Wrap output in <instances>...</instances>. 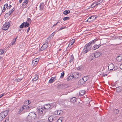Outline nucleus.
<instances>
[{"instance_id": "72a5a7b5", "label": "nucleus", "mask_w": 122, "mask_h": 122, "mask_svg": "<svg viewBox=\"0 0 122 122\" xmlns=\"http://www.w3.org/2000/svg\"><path fill=\"white\" fill-rule=\"evenodd\" d=\"M8 4H5L4 6L3 7V9L4 10H5L6 9L5 7H8Z\"/></svg>"}, {"instance_id": "c9c22d12", "label": "nucleus", "mask_w": 122, "mask_h": 122, "mask_svg": "<svg viewBox=\"0 0 122 122\" xmlns=\"http://www.w3.org/2000/svg\"><path fill=\"white\" fill-rule=\"evenodd\" d=\"M17 38V37L15 39L13 40L11 42V44L12 45H13L15 43L16 41V40Z\"/></svg>"}, {"instance_id": "aec40b11", "label": "nucleus", "mask_w": 122, "mask_h": 122, "mask_svg": "<svg viewBox=\"0 0 122 122\" xmlns=\"http://www.w3.org/2000/svg\"><path fill=\"white\" fill-rule=\"evenodd\" d=\"M88 51H89L87 49L86 46H84V49L82 51V52H83L84 54H85Z\"/></svg>"}, {"instance_id": "6e6d98bb", "label": "nucleus", "mask_w": 122, "mask_h": 122, "mask_svg": "<svg viewBox=\"0 0 122 122\" xmlns=\"http://www.w3.org/2000/svg\"><path fill=\"white\" fill-rule=\"evenodd\" d=\"M93 4H94V5L95 7L97 6L96 2H95L93 3Z\"/></svg>"}, {"instance_id": "052dcab7", "label": "nucleus", "mask_w": 122, "mask_h": 122, "mask_svg": "<svg viewBox=\"0 0 122 122\" xmlns=\"http://www.w3.org/2000/svg\"><path fill=\"white\" fill-rule=\"evenodd\" d=\"M91 56H92V55H91V56H90V59L91 60H92L93 59H92V58H93V56H92V57H91Z\"/></svg>"}, {"instance_id": "c756f323", "label": "nucleus", "mask_w": 122, "mask_h": 122, "mask_svg": "<svg viewBox=\"0 0 122 122\" xmlns=\"http://www.w3.org/2000/svg\"><path fill=\"white\" fill-rule=\"evenodd\" d=\"M76 100V98L75 97H73L71 99V101L72 102L74 103L75 102Z\"/></svg>"}, {"instance_id": "7ed1b4c3", "label": "nucleus", "mask_w": 122, "mask_h": 122, "mask_svg": "<svg viewBox=\"0 0 122 122\" xmlns=\"http://www.w3.org/2000/svg\"><path fill=\"white\" fill-rule=\"evenodd\" d=\"M8 112L7 110H6L2 112L0 114V121L2 120L7 115Z\"/></svg>"}, {"instance_id": "4be33fe9", "label": "nucleus", "mask_w": 122, "mask_h": 122, "mask_svg": "<svg viewBox=\"0 0 122 122\" xmlns=\"http://www.w3.org/2000/svg\"><path fill=\"white\" fill-rule=\"evenodd\" d=\"M75 42V40L74 39H73L71 40L70 41V43L69 44L68 46H69L72 45Z\"/></svg>"}, {"instance_id": "a19ab883", "label": "nucleus", "mask_w": 122, "mask_h": 122, "mask_svg": "<svg viewBox=\"0 0 122 122\" xmlns=\"http://www.w3.org/2000/svg\"><path fill=\"white\" fill-rule=\"evenodd\" d=\"M69 19V17H65L63 18V20L64 21L66 20H68Z\"/></svg>"}, {"instance_id": "39448f33", "label": "nucleus", "mask_w": 122, "mask_h": 122, "mask_svg": "<svg viewBox=\"0 0 122 122\" xmlns=\"http://www.w3.org/2000/svg\"><path fill=\"white\" fill-rule=\"evenodd\" d=\"M10 26V25L9 23L8 22H7L3 25L2 27V29L3 30H6L8 29Z\"/></svg>"}, {"instance_id": "20e7f679", "label": "nucleus", "mask_w": 122, "mask_h": 122, "mask_svg": "<svg viewBox=\"0 0 122 122\" xmlns=\"http://www.w3.org/2000/svg\"><path fill=\"white\" fill-rule=\"evenodd\" d=\"M102 55V53L99 52H97L95 53V54H93L92 55V56H93V58H92V59H93L95 57L97 58L101 56Z\"/></svg>"}, {"instance_id": "774afa93", "label": "nucleus", "mask_w": 122, "mask_h": 122, "mask_svg": "<svg viewBox=\"0 0 122 122\" xmlns=\"http://www.w3.org/2000/svg\"><path fill=\"white\" fill-rule=\"evenodd\" d=\"M61 86V85H58V86H59V87H60V86Z\"/></svg>"}, {"instance_id": "6ab92c4d", "label": "nucleus", "mask_w": 122, "mask_h": 122, "mask_svg": "<svg viewBox=\"0 0 122 122\" xmlns=\"http://www.w3.org/2000/svg\"><path fill=\"white\" fill-rule=\"evenodd\" d=\"M37 61L36 60H34L32 61V65L33 66H35L37 64Z\"/></svg>"}, {"instance_id": "0eeeda50", "label": "nucleus", "mask_w": 122, "mask_h": 122, "mask_svg": "<svg viewBox=\"0 0 122 122\" xmlns=\"http://www.w3.org/2000/svg\"><path fill=\"white\" fill-rule=\"evenodd\" d=\"M43 109L42 107H39V115H40L41 116L44 115V114L43 113Z\"/></svg>"}, {"instance_id": "58836bf2", "label": "nucleus", "mask_w": 122, "mask_h": 122, "mask_svg": "<svg viewBox=\"0 0 122 122\" xmlns=\"http://www.w3.org/2000/svg\"><path fill=\"white\" fill-rule=\"evenodd\" d=\"M31 22V19L29 18H28L27 19V22L28 23H30Z\"/></svg>"}, {"instance_id": "9b49d317", "label": "nucleus", "mask_w": 122, "mask_h": 122, "mask_svg": "<svg viewBox=\"0 0 122 122\" xmlns=\"http://www.w3.org/2000/svg\"><path fill=\"white\" fill-rule=\"evenodd\" d=\"M114 68V66L113 64H110L108 66V69L111 71Z\"/></svg>"}, {"instance_id": "0e129e2a", "label": "nucleus", "mask_w": 122, "mask_h": 122, "mask_svg": "<svg viewBox=\"0 0 122 122\" xmlns=\"http://www.w3.org/2000/svg\"><path fill=\"white\" fill-rule=\"evenodd\" d=\"M22 0H19V2L20 3H21V2H22Z\"/></svg>"}, {"instance_id": "9d476101", "label": "nucleus", "mask_w": 122, "mask_h": 122, "mask_svg": "<svg viewBox=\"0 0 122 122\" xmlns=\"http://www.w3.org/2000/svg\"><path fill=\"white\" fill-rule=\"evenodd\" d=\"M116 60L118 62L121 61L122 60V54L119 55L116 58Z\"/></svg>"}, {"instance_id": "864d4df0", "label": "nucleus", "mask_w": 122, "mask_h": 122, "mask_svg": "<svg viewBox=\"0 0 122 122\" xmlns=\"http://www.w3.org/2000/svg\"><path fill=\"white\" fill-rule=\"evenodd\" d=\"M5 95V93H3L2 94H1L0 95V98H1L3 96H4Z\"/></svg>"}, {"instance_id": "f8f14e48", "label": "nucleus", "mask_w": 122, "mask_h": 122, "mask_svg": "<svg viewBox=\"0 0 122 122\" xmlns=\"http://www.w3.org/2000/svg\"><path fill=\"white\" fill-rule=\"evenodd\" d=\"M119 112V111L118 109H115L113 111L112 114L113 115H116Z\"/></svg>"}, {"instance_id": "423d86ee", "label": "nucleus", "mask_w": 122, "mask_h": 122, "mask_svg": "<svg viewBox=\"0 0 122 122\" xmlns=\"http://www.w3.org/2000/svg\"><path fill=\"white\" fill-rule=\"evenodd\" d=\"M97 16H92L89 18L86 21L89 22H92L97 18Z\"/></svg>"}, {"instance_id": "4c0bfd02", "label": "nucleus", "mask_w": 122, "mask_h": 122, "mask_svg": "<svg viewBox=\"0 0 122 122\" xmlns=\"http://www.w3.org/2000/svg\"><path fill=\"white\" fill-rule=\"evenodd\" d=\"M121 88L120 87H117L116 88L117 92H120L121 91Z\"/></svg>"}, {"instance_id": "7c9ffc66", "label": "nucleus", "mask_w": 122, "mask_h": 122, "mask_svg": "<svg viewBox=\"0 0 122 122\" xmlns=\"http://www.w3.org/2000/svg\"><path fill=\"white\" fill-rule=\"evenodd\" d=\"M23 23H24V26L25 27H28L30 25L29 24V23H27V22L25 23L23 22Z\"/></svg>"}, {"instance_id": "412c9836", "label": "nucleus", "mask_w": 122, "mask_h": 122, "mask_svg": "<svg viewBox=\"0 0 122 122\" xmlns=\"http://www.w3.org/2000/svg\"><path fill=\"white\" fill-rule=\"evenodd\" d=\"M50 107V105L49 104H46L44 106V108L48 110Z\"/></svg>"}, {"instance_id": "5701e85b", "label": "nucleus", "mask_w": 122, "mask_h": 122, "mask_svg": "<svg viewBox=\"0 0 122 122\" xmlns=\"http://www.w3.org/2000/svg\"><path fill=\"white\" fill-rule=\"evenodd\" d=\"M54 118V117L52 116H51L49 117L48 119L49 122H52L53 121Z\"/></svg>"}, {"instance_id": "bf43d9fd", "label": "nucleus", "mask_w": 122, "mask_h": 122, "mask_svg": "<svg viewBox=\"0 0 122 122\" xmlns=\"http://www.w3.org/2000/svg\"><path fill=\"white\" fill-rule=\"evenodd\" d=\"M120 67L121 69H122V64L120 65Z\"/></svg>"}, {"instance_id": "ddd939ff", "label": "nucleus", "mask_w": 122, "mask_h": 122, "mask_svg": "<svg viewBox=\"0 0 122 122\" xmlns=\"http://www.w3.org/2000/svg\"><path fill=\"white\" fill-rule=\"evenodd\" d=\"M101 46V45L100 44H99L98 45H95L92 48V49L93 50H95L96 49H98Z\"/></svg>"}, {"instance_id": "a18cd8bd", "label": "nucleus", "mask_w": 122, "mask_h": 122, "mask_svg": "<svg viewBox=\"0 0 122 122\" xmlns=\"http://www.w3.org/2000/svg\"><path fill=\"white\" fill-rule=\"evenodd\" d=\"M24 23H23L20 26V28H23V26H24Z\"/></svg>"}, {"instance_id": "2f4dec72", "label": "nucleus", "mask_w": 122, "mask_h": 122, "mask_svg": "<svg viewBox=\"0 0 122 122\" xmlns=\"http://www.w3.org/2000/svg\"><path fill=\"white\" fill-rule=\"evenodd\" d=\"M14 10L15 9L13 8L12 10H11L8 13H7V14L6 15L8 14V15H10L12 13L13 11H14Z\"/></svg>"}, {"instance_id": "5fc2aeb1", "label": "nucleus", "mask_w": 122, "mask_h": 122, "mask_svg": "<svg viewBox=\"0 0 122 122\" xmlns=\"http://www.w3.org/2000/svg\"><path fill=\"white\" fill-rule=\"evenodd\" d=\"M30 30V27H29L28 28L27 30L26 31V32L27 33L29 31V30Z\"/></svg>"}, {"instance_id": "e433bc0d", "label": "nucleus", "mask_w": 122, "mask_h": 122, "mask_svg": "<svg viewBox=\"0 0 122 122\" xmlns=\"http://www.w3.org/2000/svg\"><path fill=\"white\" fill-rule=\"evenodd\" d=\"M38 79V76L37 75H36V77L33 79V80L34 81H36Z\"/></svg>"}, {"instance_id": "1a4fd4ad", "label": "nucleus", "mask_w": 122, "mask_h": 122, "mask_svg": "<svg viewBox=\"0 0 122 122\" xmlns=\"http://www.w3.org/2000/svg\"><path fill=\"white\" fill-rule=\"evenodd\" d=\"M62 111L61 110H58L54 112V114L56 115H60L62 113Z\"/></svg>"}, {"instance_id": "c85d7f7f", "label": "nucleus", "mask_w": 122, "mask_h": 122, "mask_svg": "<svg viewBox=\"0 0 122 122\" xmlns=\"http://www.w3.org/2000/svg\"><path fill=\"white\" fill-rule=\"evenodd\" d=\"M70 11L69 10H66L63 12V14L65 15H67L70 13Z\"/></svg>"}, {"instance_id": "49530a36", "label": "nucleus", "mask_w": 122, "mask_h": 122, "mask_svg": "<svg viewBox=\"0 0 122 122\" xmlns=\"http://www.w3.org/2000/svg\"><path fill=\"white\" fill-rule=\"evenodd\" d=\"M4 53L3 51L2 50H0V55Z\"/></svg>"}, {"instance_id": "8fccbe9b", "label": "nucleus", "mask_w": 122, "mask_h": 122, "mask_svg": "<svg viewBox=\"0 0 122 122\" xmlns=\"http://www.w3.org/2000/svg\"><path fill=\"white\" fill-rule=\"evenodd\" d=\"M55 32H54L53 33H52L51 35L50 36H51L52 37V38H53V36H54V35L55 34Z\"/></svg>"}, {"instance_id": "37998d69", "label": "nucleus", "mask_w": 122, "mask_h": 122, "mask_svg": "<svg viewBox=\"0 0 122 122\" xmlns=\"http://www.w3.org/2000/svg\"><path fill=\"white\" fill-rule=\"evenodd\" d=\"M27 105H25V106H23L22 107V108L23 109H26L27 110Z\"/></svg>"}, {"instance_id": "393cba45", "label": "nucleus", "mask_w": 122, "mask_h": 122, "mask_svg": "<svg viewBox=\"0 0 122 122\" xmlns=\"http://www.w3.org/2000/svg\"><path fill=\"white\" fill-rule=\"evenodd\" d=\"M81 79L85 82L88 79V77L87 76H84Z\"/></svg>"}, {"instance_id": "4d7b16f0", "label": "nucleus", "mask_w": 122, "mask_h": 122, "mask_svg": "<svg viewBox=\"0 0 122 122\" xmlns=\"http://www.w3.org/2000/svg\"><path fill=\"white\" fill-rule=\"evenodd\" d=\"M22 110V109H20L19 110V111L18 112V113H20Z\"/></svg>"}, {"instance_id": "338daca9", "label": "nucleus", "mask_w": 122, "mask_h": 122, "mask_svg": "<svg viewBox=\"0 0 122 122\" xmlns=\"http://www.w3.org/2000/svg\"><path fill=\"white\" fill-rule=\"evenodd\" d=\"M5 10H2V13H3V12H4Z\"/></svg>"}, {"instance_id": "c03bdc74", "label": "nucleus", "mask_w": 122, "mask_h": 122, "mask_svg": "<svg viewBox=\"0 0 122 122\" xmlns=\"http://www.w3.org/2000/svg\"><path fill=\"white\" fill-rule=\"evenodd\" d=\"M52 38V36H50L47 39V41L48 40L49 41L51 40V39Z\"/></svg>"}, {"instance_id": "3c124183", "label": "nucleus", "mask_w": 122, "mask_h": 122, "mask_svg": "<svg viewBox=\"0 0 122 122\" xmlns=\"http://www.w3.org/2000/svg\"><path fill=\"white\" fill-rule=\"evenodd\" d=\"M95 6L94 5V4L93 3L91 5V7L92 8H93L95 7Z\"/></svg>"}, {"instance_id": "cd10ccee", "label": "nucleus", "mask_w": 122, "mask_h": 122, "mask_svg": "<svg viewBox=\"0 0 122 122\" xmlns=\"http://www.w3.org/2000/svg\"><path fill=\"white\" fill-rule=\"evenodd\" d=\"M28 2V0H25L24 1L22 5L25 6H27Z\"/></svg>"}, {"instance_id": "680f3d73", "label": "nucleus", "mask_w": 122, "mask_h": 122, "mask_svg": "<svg viewBox=\"0 0 122 122\" xmlns=\"http://www.w3.org/2000/svg\"><path fill=\"white\" fill-rule=\"evenodd\" d=\"M39 122H45L43 120H40V121H39Z\"/></svg>"}, {"instance_id": "79ce46f5", "label": "nucleus", "mask_w": 122, "mask_h": 122, "mask_svg": "<svg viewBox=\"0 0 122 122\" xmlns=\"http://www.w3.org/2000/svg\"><path fill=\"white\" fill-rule=\"evenodd\" d=\"M64 75V71H62L61 74V76H60L61 78H63Z\"/></svg>"}, {"instance_id": "f03ea898", "label": "nucleus", "mask_w": 122, "mask_h": 122, "mask_svg": "<svg viewBox=\"0 0 122 122\" xmlns=\"http://www.w3.org/2000/svg\"><path fill=\"white\" fill-rule=\"evenodd\" d=\"M96 41V40H94L88 43L85 46H86L87 49L89 51L91 49L92 47V45L94 44L95 43V41Z\"/></svg>"}, {"instance_id": "69168bd1", "label": "nucleus", "mask_w": 122, "mask_h": 122, "mask_svg": "<svg viewBox=\"0 0 122 122\" xmlns=\"http://www.w3.org/2000/svg\"><path fill=\"white\" fill-rule=\"evenodd\" d=\"M8 7H9V9H10V8H11V5H10L9 6H8Z\"/></svg>"}, {"instance_id": "bb28decb", "label": "nucleus", "mask_w": 122, "mask_h": 122, "mask_svg": "<svg viewBox=\"0 0 122 122\" xmlns=\"http://www.w3.org/2000/svg\"><path fill=\"white\" fill-rule=\"evenodd\" d=\"M73 75H74L76 76L75 77H74L75 78H78L80 76L79 74L78 73H74Z\"/></svg>"}, {"instance_id": "a211bd4d", "label": "nucleus", "mask_w": 122, "mask_h": 122, "mask_svg": "<svg viewBox=\"0 0 122 122\" xmlns=\"http://www.w3.org/2000/svg\"><path fill=\"white\" fill-rule=\"evenodd\" d=\"M75 77L73 75H70L68 76L67 79V81H69L72 80Z\"/></svg>"}, {"instance_id": "473e14b6", "label": "nucleus", "mask_w": 122, "mask_h": 122, "mask_svg": "<svg viewBox=\"0 0 122 122\" xmlns=\"http://www.w3.org/2000/svg\"><path fill=\"white\" fill-rule=\"evenodd\" d=\"M86 92H79V95L80 96H82L84 95Z\"/></svg>"}, {"instance_id": "b1692460", "label": "nucleus", "mask_w": 122, "mask_h": 122, "mask_svg": "<svg viewBox=\"0 0 122 122\" xmlns=\"http://www.w3.org/2000/svg\"><path fill=\"white\" fill-rule=\"evenodd\" d=\"M44 3H41L40 6V10H42L44 8Z\"/></svg>"}, {"instance_id": "dca6fc26", "label": "nucleus", "mask_w": 122, "mask_h": 122, "mask_svg": "<svg viewBox=\"0 0 122 122\" xmlns=\"http://www.w3.org/2000/svg\"><path fill=\"white\" fill-rule=\"evenodd\" d=\"M70 63H73L74 62V58L72 55L70 57Z\"/></svg>"}, {"instance_id": "f257e3e1", "label": "nucleus", "mask_w": 122, "mask_h": 122, "mask_svg": "<svg viewBox=\"0 0 122 122\" xmlns=\"http://www.w3.org/2000/svg\"><path fill=\"white\" fill-rule=\"evenodd\" d=\"M36 117V113L33 112L30 113L27 117V118L28 120L30 122L34 120Z\"/></svg>"}, {"instance_id": "f704fd0d", "label": "nucleus", "mask_w": 122, "mask_h": 122, "mask_svg": "<svg viewBox=\"0 0 122 122\" xmlns=\"http://www.w3.org/2000/svg\"><path fill=\"white\" fill-rule=\"evenodd\" d=\"M63 119V117H61L57 121L58 122H62V121Z\"/></svg>"}, {"instance_id": "e2e57ef3", "label": "nucleus", "mask_w": 122, "mask_h": 122, "mask_svg": "<svg viewBox=\"0 0 122 122\" xmlns=\"http://www.w3.org/2000/svg\"><path fill=\"white\" fill-rule=\"evenodd\" d=\"M57 23H56V24H54L53 26V27H54L56 25H57Z\"/></svg>"}, {"instance_id": "603ef678", "label": "nucleus", "mask_w": 122, "mask_h": 122, "mask_svg": "<svg viewBox=\"0 0 122 122\" xmlns=\"http://www.w3.org/2000/svg\"><path fill=\"white\" fill-rule=\"evenodd\" d=\"M9 118H7L5 121L4 122H9Z\"/></svg>"}, {"instance_id": "a878e982", "label": "nucleus", "mask_w": 122, "mask_h": 122, "mask_svg": "<svg viewBox=\"0 0 122 122\" xmlns=\"http://www.w3.org/2000/svg\"><path fill=\"white\" fill-rule=\"evenodd\" d=\"M103 1L102 0H99L97 2H96L97 6L98 5H101V4Z\"/></svg>"}, {"instance_id": "2eb2a0df", "label": "nucleus", "mask_w": 122, "mask_h": 122, "mask_svg": "<svg viewBox=\"0 0 122 122\" xmlns=\"http://www.w3.org/2000/svg\"><path fill=\"white\" fill-rule=\"evenodd\" d=\"M85 82L83 80L81 79L78 82V85L79 86H81Z\"/></svg>"}, {"instance_id": "13d9d810", "label": "nucleus", "mask_w": 122, "mask_h": 122, "mask_svg": "<svg viewBox=\"0 0 122 122\" xmlns=\"http://www.w3.org/2000/svg\"><path fill=\"white\" fill-rule=\"evenodd\" d=\"M7 14V13L5 15V17H8L10 15H8V14L6 15Z\"/></svg>"}, {"instance_id": "de8ad7c7", "label": "nucleus", "mask_w": 122, "mask_h": 122, "mask_svg": "<svg viewBox=\"0 0 122 122\" xmlns=\"http://www.w3.org/2000/svg\"><path fill=\"white\" fill-rule=\"evenodd\" d=\"M25 102H27V104L28 105L30 104V102L29 100L27 101H26Z\"/></svg>"}, {"instance_id": "4468645a", "label": "nucleus", "mask_w": 122, "mask_h": 122, "mask_svg": "<svg viewBox=\"0 0 122 122\" xmlns=\"http://www.w3.org/2000/svg\"><path fill=\"white\" fill-rule=\"evenodd\" d=\"M21 76H22V77L20 78H18L17 77V78H16V79L15 78V81L19 82L20 81L22 80L23 77L24 76V75H20Z\"/></svg>"}, {"instance_id": "6e6552de", "label": "nucleus", "mask_w": 122, "mask_h": 122, "mask_svg": "<svg viewBox=\"0 0 122 122\" xmlns=\"http://www.w3.org/2000/svg\"><path fill=\"white\" fill-rule=\"evenodd\" d=\"M48 42L47 41V42H46V43L44 44L41 47V51H42L44 50H45V49H46V48L47 47V44L48 43Z\"/></svg>"}, {"instance_id": "f3484780", "label": "nucleus", "mask_w": 122, "mask_h": 122, "mask_svg": "<svg viewBox=\"0 0 122 122\" xmlns=\"http://www.w3.org/2000/svg\"><path fill=\"white\" fill-rule=\"evenodd\" d=\"M56 77H52L50 80L49 81V82L50 83H52L54 81L56 80Z\"/></svg>"}, {"instance_id": "09e8293b", "label": "nucleus", "mask_w": 122, "mask_h": 122, "mask_svg": "<svg viewBox=\"0 0 122 122\" xmlns=\"http://www.w3.org/2000/svg\"><path fill=\"white\" fill-rule=\"evenodd\" d=\"M66 27H62L61 28H60L59 29V30L58 31H59L60 30H62L63 29H64Z\"/></svg>"}, {"instance_id": "ea45409f", "label": "nucleus", "mask_w": 122, "mask_h": 122, "mask_svg": "<svg viewBox=\"0 0 122 122\" xmlns=\"http://www.w3.org/2000/svg\"><path fill=\"white\" fill-rule=\"evenodd\" d=\"M27 110H30L32 108L31 106L30 105H29V106H27Z\"/></svg>"}]
</instances>
